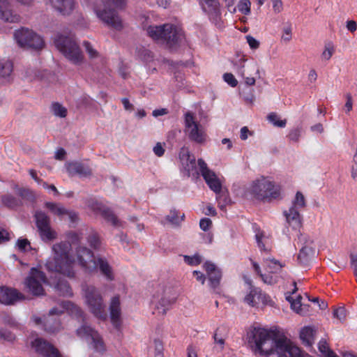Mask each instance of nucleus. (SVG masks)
<instances>
[{
	"mask_svg": "<svg viewBox=\"0 0 357 357\" xmlns=\"http://www.w3.org/2000/svg\"><path fill=\"white\" fill-rule=\"evenodd\" d=\"M34 218L40 236L43 241L49 242L56 238L57 233L51 227L50 219L44 212L36 211Z\"/></svg>",
	"mask_w": 357,
	"mask_h": 357,
	"instance_id": "nucleus-13",
	"label": "nucleus"
},
{
	"mask_svg": "<svg viewBox=\"0 0 357 357\" xmlns=\"http://www.w3.org/2000/svg\"><path fill=\"white\" fill-rule=\"evenodd\" d=\"M214 342L218 344L220 347V350L222 351L225 347V338L222 336H219L218 332L216 331L213 335Z\"/></svg>",
	"mask_w": 357,
	"mask_h": 357,
	"instance_id": "nucleus-61",
	"label": "nucleus"
},
{
	"mask_svg": "<svg viewBox=\"0 0 357 357\" xmlns=\"http://www.w3.org/2000/svg\"><path fill=\"white\" fill-rule=\"evenodd\" d=\"M52 7L63 15H69L74 9L73 0H50Z\"/></svg>",
	"mask_w": 357,
	"mask_h": 357,
	"instance_id": "nucleus-25",
	"label": "nucleus"
},
{
	"mask_svg": "<svg viewBox=\"0 0 357 357\" xmlns=\"http://www.w3.org/2000/svg\"><path fill=\"white\" fill-rule=\"evenodd\" d=\"M22 298H24V296L16 289L6 287H0L1 303L4 305H13Z\"/></svg>",
	"mask_w": 357,
	"mask_h": 357,
	"instance_id": "nucleus-20",
	"label": "nucleus"
},
{
	"mask_svg": "<svg viewBox=\"0 0 357 357\" xmlns=\"http://www.w3.org/2000/svg\"><path fill=\"white\" fill-rule=\"evenodd\" d=\"M64 301L61 302L59 306L52 307L49 312V316L47 317H53L54 315H60L64 313L66 310V307L64 306Z\"/></svg>",
	"mask_w": 357,
	"mask_h": 357,
	"instance_id": "nucleus-51",
	"label": "nucleus"
},
{
	"mask_svg": "<svg viewBox=\"0 0 357 357\" xmlns=\"http://www.w3.org/2000/svg\"><path fill=\"white\" fill-rule=\"evenodd\" d=\"M255 238L258 244L259 248L261 250L266 251L267 249L265 248V244L263 242V238H264V235L263 232H258L255 235Z\"/></svg>",
	"mask_w": 357,
	"mask_h": 357,
	"instance_id": "nucleus-62",
	"label": "nucleus"
},
{
	"mask_svg": "<svg viewBox=\"0 0 357 357\" xmlns=\"http://www.w3.org/2000/svg\"><path fill=\"white\" fill-rule=\"evenodd\" d=\"M55 289L58 292L60 296L64 297H71L73 296V291L71 287L67 281L63 280H59L57 282Z\"/></svg>",
	"mask_w": 357,
	"mask_h": 357,
	"instance_id": "nucleus-31",
	"label": "nucleus"
},
{
	"mask_svg": "<svg viewBox=\"0 0 357 357\" xmlns=\"http://www.w3.org/2000/svg\"><path fill=\"white\" fill-rule=\"evenodd\" d=\"M0 19L6 22L17 23L20 17L10 9L6 0H2L0 2Z\"/></svg>",
	"mask_w": 357,
	"mask_h": 357,
	"instance_id": "nucleus-23",
	"label": "nucleus"
},
{
	"mask_svg": "<svg viewBox=\"0 0 357 357\" xmlns=\"http://www.w3.org/2000/svg\"><path fill=\"white\" fill-rule=\"evenodd\" d=\"M1 339L7 341H13L15 337L14 335L9 331L4 329H0V340Z\"/></svg>",
	"mask_w": 357,
	"mask_h": 357,
	"instance_id": "nucleus-63",
	"label": "nucleus"
},
{
	"mask_svg": "<svg viewBox=\"0 0 357 357\" xmlns=\"http://www.w3.org/2000/svg\"><path fill=\"white\" fill-rule=\"evenodd\" d=\"M17 246L22 252L27 250V248H31L30 242L26 238H20L17 241Z\"/></svg>",
	"mask_w": 357,
	"mask_h": 357,
	"instance_id": "nucleus-58",
	"label": "nucleus"
},
{
	"mask_svg": "<svg viewBox=\"0 0 357 357\" xmlns=\"http://www.w3.org/2000/svg\"><path fill=\"white\" fill-rule=\"evenodd\" d=\"M178 291L172 287H160L156 295H154L153 303L158 313L165 315L174 304L178 298Z\"/></svg>",
	"mask_w": 357,
	"mask_h": 357,
	"instance_id": "nucleus-8",
	"label": "nucleus"
},
{
	"mask_svg": "<svg viewBox=\"0 0 357 357\" xmlns=\"http://www.w3.org/2000/svg\"><path fill=\"white\" fill-rule=\"evenodd\" d=\"M110 319L113 326L116 328L121 325V309L119 296H114L111 298L109 303Z\"/></svg>",
	"mask_w": 357,
	"mask_h": 357,
	"instance_id": "nucleus-21",
	"label": "nucleus"
},
{
	"mask_svg": "<svg viewBox=\"0 0 357 357\" xmlns=\"http://www.w3.org/2000/svg\"><path fill=\"white\" fill-rule=\"evenodd\" d=\"M47 282V278L43 272L32 268L25 280L24 284L29 291L34 296H41L44 294L43 283Z\"/></svg>",
	"mask_w": 357,
	"mask_h": 357,
	"instance_id": "nucleus-14",
	"label": "nucleus"
},
{
	"mask_svg": "<svg viewBox=\"0 0 357 357\" xmlns=\"http://www.w3.org/2000/svg\"><path fill=\"white\" fill-rule=\"evenodd\" d=\"M83 46L85 48L86 53L88 54L90 59H96L99 56V53L95 50L91 44L88 41L83 42Z\"/></svg>",
	"mask_w": 357,
	"mask_h": 357,
	"instance_id": "nucleus-47",
	"label": "nucleus"
},
{
	"mask_svg": "<svg viewBox=\"0 0 357 357\" xmlns=\"http://www.w3.org/2000/svg\"><path fill=\"white\" fill-rule=\"evenodd\" d=\"M96 210L98 211L100 215L109 222H111L114 226L118 227L121 226V222L119 220L116 215L113 211L107 207H105L101 204H97L95 208Z\"/></svg>",
	"mask_w": 357,
	"mask_h": 357,
	"instance_id": "nucleus-27",
	"label": "nucleus"
},
{
	"mask_svg": "<svg viewBox=\"0 0 357 357\" xmlns=\"http://www.w3.org/2000/svg\"><path fill=\"white\" fill-rule=\"evenodd\" d=\"M1 202L5 206L9 208H15L22 205V202L11 194L2 195Z\"/></svg>",
	"mask_w": 357,
	"mask_h": 357,
	"instance_id": "nucleus-34",
	"label": "nucleus"
},
{
	"mask_svg": "<svg viewBox=\"0 0 357 357\" xmlns=\"http://www.w3.org/2000/svg\"><path fill=\"white\" fill-rule=\"evenodd\" d=\"M87 241L90 246L95 250H101V241L96 233H91V234H89L87 238Z\"/></svg>",
	"mask_w": 357,
	"mask_h": 357,
	"instance_id": "nucleus-41",
	"label": "nucleus"
},
{
	"mask_svg": "<svg viewBox=\"0 0 357 357\" xmlns=\"http://www.w3.org/2000/svg\"><path fill=\"white\" fill-rule=\"evenodd\" d=\"M147 33L153 40L165 43L170 49L177 47L184 38L183 31L170 24L149 26Z\"/></svg>",
	"mask_w": 357,
	"mask_h": 357,
	"instance_id": "nucleus-4",
	"label": "nucleus"
},
{
	"mask_svg": "<svg viewBox=\"0 0 357 357\" xmlns=\"http://www.w3.org/2000/svg\"><path fill=\"white\" fill-rule=\"evenodd\" d=\"M333 314L340 322H343L346 320L347 310L344 307H340L334 310Z\"/></svg>",
	"mask_w": 357,
	"mask_h": 357,
	"instance_id": "nucleus-50",
	"label": "nucleus"
},
{
	"mask_svg": "<svg viewBox=\"0 0 357 357\" xmlns=\"http://www.w3.org/2000/svg\"><path fill=\"white\" fill-rule=\"evenodd\" d=\"M197 163L201 174L210 189L216 195L220 194L222 190V184L215 174L208 168L206 163L203 159H198Z\"/></svg>",
	"mask_w": 357,
	"mask_h": 357,
	"instance_id": "nucleus-16",
	"label": "nucleus"
},
{
	"mask_svg": "<svg viewBox=\"0 0 357 357\" xmlns=\"http://www.w3.org/2000/svg\"><path fill=\"white\" fill-rule=\"evenodd\" d=\"M347 99L346 103L344 106V109L347 114H349L353 109V100L351 93H348L345 95Z\"/></svg>",
	"mask_w": 357,
	"mask_h": 357,
	"instance_id": "nucleus-60",
	"label": "nucleus"
},
{
	"mask_svg": "<svg viewBox=\"0 0 357 357\" xmlns=\"http://www.w3.org/2000/svg\"><path fill=\"white\" fill-rule=\"evenodd\" d=\"M14 38L17 45L24 49L40 50L44 47L42 37L29 29L22 28L15 31Z\"/></svg>",
	"mask_w": 357,
	"mask_h": 357,
	"instance_id": "nucleus-10",
	"label": "nucleus"
},
{
	"mask_svg": "<svg viewBox=\"0 0 357 357\" xmlns=\"http://www.w3.org/2000/svg\"><path fill=\"white\" fill-rule=\"evenodd\" d=\"M83 296L89 311L97 318L105 319L107 317L105 305L100 291L93 285L82 286Z\"/></svg>",
	"mask_w": 357,
	"mask_h": 357,
	"instance_id": "nucleus-7",
	"label": "nucleus"
},
{
	"mask_svg": "<svg viewBox=\"0 0 357 357\" xmlns=\"http://www.w3.org/2000/svg\"><path fill=\"white\" fill-rule=\"evenodd\" d=\"M245 196L259 200H271L280 196V188L266 178L253 181L246 189Z\"/></svg>",
	"mask_w": 357,
	"mask_h": 357,
	"instance_id": "nucleus-5",
	"label": "nucleus"
},
{
	"mask_svg": "<svg viewBox=\"0 0 357 357\" xmlns=\"http://www.w3.org/2000/svg\"><path fill=\"white\" fill-rule=\"evenodd\" d=\"M45 330L48 333H56L61 330V321L54 317H47L44 324Z\"/></svg>",
	"mask_w": 357,
	"mask_h": 357,
	"instance_id": "nucleus-33",
	"label": "nucleus"
},
{
	"mask_svg": "<svg viewBox=\"0 0 357 357\" xmlns=\"http://www.w3.org/2000/svg\"><path fill=\"white\" fill-rule=\"evenodd\" d=\"M335 52L334 47L331 43L325 45L324 50L321 54V59L325 61L331 59Z\"/></svg>",
	"mask_w": 357,
	"mask_h": 357,
	"instance_id": "nucleus-46",
	"label": "nucleus"
},
{
	"mask_svg": "<svg viewBox=\"0 0 357 357\" xmlns=\"http://www.w3.org/2000/svg\"><path fill=\"white\" fill-rule=\"evenodd\" d=\"M52 112L56 116L64 118L67 115V109L59 102H54L51 106Z\"/></svg>",
	"mask_w": 357,
	"mask_h": 357,
	"instance_id": "nucleus-42",
	"label": "nucleus"
},
{
	"mask_svg": "<svg viewBox=\"0 0 357 357\" xmlns=\"http://www.w3.org/2000/svg\"><path fill=\"white\" fill-rule=\"evenodd\" d=\"M13 70V62L8 59H0V77L8 78Z\"/></svg>",
	"mask_w": 357,
	"mask_h": 357,
	"instance_id": "nucleus-30",
	"label": "nucleus"
},
{
	"mask_svg": "<svg viewBox=\"0 0 357 357\" xmlns=\"http://www.w3.org/2000/svg\"><path fill=\"white\" fill-rule=\"evenodd\" d=\"M45 207L48 208L53 214L56 215L61 218H63L67 210L61 206V205L52 202H46Z\"/></svg>",
	"mask_w": 357,
	"mask_h": 357,
	"instance_id": "nucleus-37",
	"label": "nucleus"
},
{
	"mask_svg": "<svg viewBox=\"0 0 357 357\" xmlns=\"http://www.w3.org/2000/svg\"><path fill=\"white\" fill-rule=\"evenodd\" d=\"M184 214L181 216V220L178 216V213L176 211H171L170 213L167 216V220L174 225H178L181 221L183 220Z\"/></svg>",
	"mask_w": 357,
	"mask_h": 357,
	"instance_id": "nucleus-52",
	"label": "nucleus"
},
{
	"mask_svg": "<svg viewBox=\"0 0 357 357\" xmlns=\"http://www.w3.org/2000/svg\"><path fill=\"white\" fill-rule=\"evenodd\" d=\"M251 3L249 0H241L238 4V10L244 15H248L250 13Z\"/></svg>",
	"mask_w": 357,
	"mask_h": 357,
	"instance_id": "nucleus-48",
	"label": "nucleus"
},
{
	"mask_svg": "<svg viewBox=\"0 0 357 357\" xmlns=\"http://www.w3.org/2000/svg\"><path fill=\"white\" fill-rule=\"evenodd\" d=\"M17 190V194L22 199L29 202H33L35 200V195L33 191L28 188H15Z\"/></svg>",
	"mask_w": 357,
	"mask_h": 357,
	"instance_id": "nucleus-39",
	"label": "nucleus"
},
{
	"mask_svg": "<svg viewBox=\"0 0 357 357\" xmlns=\"http://www.w3.org/2000/svg\"><path fill=\"white\" fill-rule=\"evenodd\" d=\"M283 34L282 36V40H283L285 42H289L291 39V24L288 23L283 28Z\"/></svg>",
	"mask_w": 357,
	"mask_h": 357,
	"instance_id": "nucleus-55",
	"label": "nucleus"
},
{
	"mask_svg": "<svg viewBox=\"0 0 357 357\" xmlns=\"http://www.w3.org/2000/svg\"><path fill=\"white\" fill-rule=\"evenodd\" d=\"M64 306L66 307V311H68L72 316L82 319L83 324L86 323L84 321V313L79 306L76 305L70 301H64Z\"/></svg>",
	"mask_w": 357,
	"mask_h": 357,
	"instance_id": "nucleus-32",
	"label": "nucleus"
},
{
	"mask_svg": "<svg viewBox=\"0 0 357 357\" xmlns=\"http://www.w3.org/2000/svg\"><path fill=\"white\" fill-rule=\"evenodd\" d=\"M316 331L310 326H305L301 331L300 338L303 342V344L307 347H312L314 342V335Z\"/></svg>",
	"mask_w": 357,
	"mask_h": 357,
	"instance_id": "nucleus-29",
	"label": "nucleus"
},
{
	"mask_svg": "<svg viewBox=\"0 0 357 357\" xmlns=\"http://www.w3.org/2000/svg\"><path fill=\"white\" fill-rule=\"evenodd\" d=\"M298 244H301V248L300 249L298 255V262L303 266H307L312 261L315 255V250L313 247V241L307 235L301 234L298 236Z\"/></svg>",
	"mask_w": 357,
	"mask_h": 357,
	"instance_id": "nucleus-15",
	"label": "nucleus"
},
{
	"mask_svg": "<svg viewBox=\"0 0 357 357\" xmlns=\"http://www.w3.org/2000/svg\"><path fill=\"white\" fill-rule=\"evenodd\" d=\"M301 134V128H295L290 130L287 137L290 141L297 142L299 140Z\"/></svg>",
	"mask_w": 357,
	"mask_h": 357,
	"instance_id": "nucleus-54",
	"label": "nucleus"
},
{
	"mask_svg": "<svg viewBox=\"0 0 357 357\" xmlns=\"http://www.w3.org/2000/svg\"><path fill=\"white\" fill-rule=\"evenodd\" d=\"M202 10L209 20L215 24H219L221 19L220 5L218 0H197Z\"/></svg>",
	"mask_w": 357,
	"mask_h": 357,
	"instance_id": "nucleus-19",
	"label": "nucleus"
},
{
	"mask_svg": "<svg viewBox=\"0 0 357 357\" xmlns=\"http://www.w3.org/2000/svg\"><path fill=\"white\" fill-rule=\"evenodd\" d=\"M31 347L42 357H63L57 348L42 337L32 341Z\"/></svg>",
	"mask_w": 357,
	"mask_h": 357,
	"instance_id": "nucleus-18",
	"label": "nucleus"
},
{
	"mask_svg": "<svg viewBox=\"0 0 357 357\" xmlns=\"http://www.w3.org/2000/svg\"><path fill=\"white\" fill-rule=\"evenodd\" d=\"M183 258H184L185 262L191 266L199 265V264H201V262L202 261V257L199 255H195L191 257L188 256V255H184Z\"/></svg>",
	"mask_w": 357,
	"mask_h": 357,
	"instance_id": "nucleus-49",
	"label": "nucleus"
},
{
	"mask_svg": "<svg viewBox=\"0 0 357 357\" xmlns=\"http://www.w3.org/2000/svg\"><path fill=\"white\" fill-rule=\"evenodd\" d=\"M180 158L181 160L184 162L186 160L188 162H190L191 167H194L195 165V158L194 157H191L190 155V153L187 149L182 148L181 153H180Z\"/></svg>",
	"mask_w": 357,
	"mask_h": 357,
	"instance_id": "nucleus-45",
	"label": "nucleus"
},
{
	"mask_svg": "<svg viewBox=\"0 0 357 357\" xmlns=\"http://www.w3.org/2000/svg\"><path fill=\"white\" fill-rule=\"evenodd\" d=\"M235 68L236 73L241 75V77H245L246 75H252V72L257 70L258 72V69L256 68L255 64H245V61L244 59H239L235 63Z\"/></svg>",
	"mask_w": 357,
	"mask_h": 357,
	"instance_id": "nucleus-28",
	"label": "nucleus"
},
{
	"mask_svg": "<svg viewBox=\"0 0 357 357\" xmlns=\"http://www.w3.org/2000/svg\"><path fill=\"white\" fill-rule=\"evenodd\" d=\"M204 268L207 273L210 287L215 290L220 282L222 278L221 271L217 268L214 264L208 261L204 264Z\"/></svg>",
	"mask_w": 357,
	"mask_h": 357,
	"instance_id": "nucleus-22",
	"label": "nucleus"
},
{
	"mask_svg": "<svg viewBox=\"0 0 357 357\" xmlns=\"http://www.w3.org/2000/svg\"><path fill=\"white\" fill-rule=\"evenodd\" d=\"M155 357H164L163 344L159 340H154Z\"/></svg>",
	"mask_w": 357,
	"mask_h": 357,
	"instance_id": "nucleus-56",
	"label": "nucleus"
},
{
	"mask_svg": "<svg viewBox=\"0 0 357 357\" xmlns=\"http://www.w3.org/2000/svg\"><path fill=\"white\" fill-rule=\"evenodd\" d=\"M138 56L143 61L149 62L153 58L152 52L144 47H141L137 50Z\"/></svg>",
	"mask_w": 357,
	"mask_h": 357,
	"instance_id": "nucleus-44",
	"label": "nucleus"
},
{
	"mask_svg": "<svg viewBox=\"0 0 357 357\" xmlns=\"http://www.w3.org/2000/svg\"><path fill=\"white\" fill-rule=\"evenodd\" d=\"M266 268L272 273L280 272L284 265L274 258H267L264 260Z\"/></svg>",
	"mask_w": 357,
	"mask_h": 357,
	"instance_id": "nucleus-35",
	"label": "nucleus"
},
{
	"mask_svg": "<svg viewBox=\"0 0 357 357\" xmlns=\"http://www.w3.org/2000/svg\"><path fill=\"white\" fill-rule=\"evenodd\" d=\"M223 79L229 85L232 87H235L238 84V81L234 76L229 73H226L223 75Z\"/></svg>",
	"mask_w": 357,
	"mask_h": 357,
	"instance_id": "nucleus-57",
	"label": "nucleus"
},
{
	"mask_svg": "<svg viewBox=\"0 0 357 357\" xmlns=\"http://www.w3.org/2000/svg\"><path fill=\"white\" fill-rule=\"evenodd\" d=\"M185 132L188 138L196 143L202 144L205 142L206 134L203 127L195 121V116L190 112L184 115Z\"/></svg>",
	"mask_w": 357,
	"mask_h": 357,
	"instance_id": "nucleus-12",
	"label": "nucleus"
},
{
	"mask_svg": "<svg viewBox=\"0 0 357 357\" xmlns=\"http://www.w3.org/2000/svg\"><path fill=\"white\" fill-rule=\"evenodd\" d=\"M94 12L97 17L107 26L116 31H121L123 29V22L118 12L107 5L102 7L96 6Z\"/></svg>",
	"mask_w": 357,
	"mask_h": 357,
	"instance_id": "nucleus-9",
	"label": "nucleus"
},
{
	"mask_svg": "<svg viewBox=\"0 0 357 357\" xmlns=\"http://www.w3.org/2000/svg\"><path fill=\"white\" fill-rule=\"evenodd\" d=\"M54 43L57 50L73 63L79 65L82 62L84 56L82 51L71 35L66 36L57 34L54 39Z\"/></svg>",
	"mask_w": 357,
	"mask_h": 357,
	"instance_id": "nucleus-6",
	"label": "nucleus"
},
{
	"mask_svg": "<svg viewBox=\"0 0 357 357\" xmlns=\"http://www.w3.org/2000/svg\"><path fill=\"white\" fill-rule=\"evenodd\" d=\"M287 223L294 229L300 228L301 225V216L298 209L290 207L288 211L283 212Z\"/></svg>",
	"mask_w": 357,
	"mask_h": 357,
	"instance_id": "nucleus-26",
	"label": "nucleus"
},
{
	"mask_svg": "<svg viewBox=\"0 0 357 357\" xmlns=\"http://www.w3.org/2000/svg\"><path fill=\"white\" fill-rule=\"evenodd\" d=\"M267 119L269 122H271L274 126L278 128H284L287 124V120H281L280 116L275 112L270 113Z\"/></svg>",
	"mask_w": 357,
	"mask_h": 357,
	"instance_id": "nucleus-40",
	"label": "nucleus"
},
{
	"mask_svg": "<svg viewBox=\"0 0 357 357\" xmlns=\"http://www.w3.org/2000/svg\"><path fill=\"white\" fill-rule=\"evenodd\" d=\"M211 225L212 221L209 218H202L199 222V227L204 231H208Z\"/></svg>",
	"mask_w": 357,
	"mask_h": 357,
	"instance_id": "nucleus-64",
	"label": "nucleus"
},
{
	"mask_svg": "<svg viewBox=\"0 0 357 357\" xmlns=\"http://www.w3.org/2000/svg\"><path fill=\"white\" fill-rule=\"evenodd\" d=\"M77 260L80 266L89 273H100L109 282L115 279V273L112 266L105 257L97 255L86 247L79 246L76 249Z\"/></svg>",
	"mask_w": 357,
	"mask_h": 357,
	"instance_id": "nucleus-2",
	"label": "nucleus"
},
{
	"mask_svg": "<svg viewBox=\"0 0 357 357\" xmlns=\"http://www.w3.org/2000/svg\"><path fill=\"white\" fill-rule=\"evenodd\" d=\"M260 278L262 281L267 284L272 285L278 282V278L269 274H261Z\"/></svg>",
	"mask_w": 357,
	"mask_h": 357,
	"instance_id": "nucleus-59",
	"label": "nucleus"
},
{
	"mask_svg": "<svg viewBox=\"0 0 357 357\" xmlns=\"http://www.w3.org/2000/svg\"><path fill=\"white\" fill-rule=\"evenodd\" d=\"M66 169L70 176L79 175L80 176H88L91 174L90 168L79 162H68L66 165Z\"/></svg>",
	"mask_w": 357,
	"mask_h": 357,
	"instance_id": "nucleus-24",
	"label": "nucleus"
},
{
	"mask_svg": "<svg viewBox=\"0 0 357 357\" xmlns=\"http://www.w3.org/2000/svg\"><path fill=\"white\" fill-rule=\"evenodd\" d=\"M319 351L324 357H338L333 351H332L326 340L321 339L318 344Z\"/></svg>",
	"mask_w": 357,
	"mask_h": 357,
	"instance_id": "nucleus-38",
	"label": "nucleus"
},
{
	"mask_svg": "<svg viewBox=\"0 0 357 357\" xmlns=\"http://www.w3.org/2000/svg\"><path fill=\"white\" fill-rule=\"evenodd\" d=\"M77 335L82 339L87 340H91V344L93 349L101 354L106 351V345L102 336L99 333L87 324V323L82 324V325L77 329Z\"/></svg>",
	"mask_w": 357,
	"mask_h": 357,
	"instance_id": "nucleus-11",
	"label": "nucleus"
},
{
	"mask_svg": "<svg viewBox=\"0 0 357 357\" xmlns=\"http://www.w3.org/2000/svg\"><path fill=\"white\" fill-rule=\"evenodd\" d=\"M305 206V199L303 195L301 192H297L291 207L299 209L301 208H304Z\"/></svg>",
	"mask_w": 357,
	"mask_h": 357,
	"instance_id": "nucleus-43",
	"label": "nucleus"
},
{
	"mask_svg": "<svg viewBox=\"0 0 357 357\" xmlns=\"http://www.w3.org/2000/svg\"><path fill=\"white\" fill-rule=\"evenodd\" d=\"M243 302L251 307H257L260 303L272 306L273 302L270 296L263 292L259 288L251 287L249 292L245 296Z\"/></svg>",
	"mask_w": 357,
	"mask_h": 357,
	"instance_id": "nucleus-17",
	"label": "nucleus"
},
{
	"mask_svg": "<svg viewBox=\"0 0 357 357\" xmlns=\"http://www.w3.org/2000/svg\"><path fill=\"white\" fill-rule=\"evenodd\" d=\"M287 301L291 303V309L297 314L305 315L306 311L304 310V307L301 304V296H298L296 299H293L290 296L287 297Z\"/></svg>",
	"mask_w": 357,
	"mask_h": 357,
	"instance_id": "nucleus-36",
	"label": "nucleus"
},
{
	"mask_svg": "<svg viewBox=\"0 0 357 357\" xmlns=\"http://www.w3.org/2000/svg\"><path fill=\"white\" fill-rule=\"evenodd\" d=\"M54 257L47 261L45 266L52 272L60 273L69 278H73L75 273L73 269V260L70 257L71 243L63 241L54 244L52 248Z\"/></svg>",
	"mask_w": 357,
	"mask_h": 357,
	"instance_id": "nucleus-3",
	"label": "nucleus"
},
{
	"mask_svg": "<svg viewBox=\"0 0 357 357\" xmlns=\"http://www.w3.org/2000/svg\"><path fill=\"white\" fill-rule=\"evenodd\" d=\"M218 202V206L221 210H224L226 205L228 204L230 202V199L228 197V196L225 194H218L217 195L216 197Z\"/></svg>",
	"mask_w": 357,
	"mask_h": 357,
	"instance_id": "nucleus-53",
	"label": "nucleus"
},
{
	"mask_svg": "<svg viewBox=\"0 0 357 357\" xmlns=\"http://www.w3.org/2000/svg\"><path fill=\"white\" fill-rule=\"evenodd\" d=\"M248 344L255 355L263 357H301L300 349L286 337H277L269 330L255 327L248 334Z\"/></svg>",
	"mask_w": 357,
	"mask_h": 357,
	"instance_id": "nucleus-1",
	"label": "nucleus"
}]
</instances>
